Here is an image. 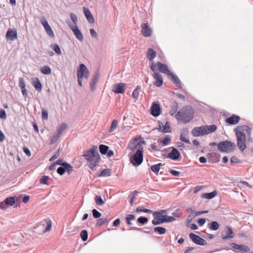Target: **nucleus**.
Segmentation results:
<instances>
[{
	"mask_svg": "<svg viewBox=\"0 0 253 253\" xmlns=\"http://www.w3.org/2000/svg\"><path fill=\"white\" fill-rule=\"evenodd\" d=\"M83 156L89 163V168L93 171L100 160V155L97 151V147L93 146L91 149L84 152Z\"/></svg>",
	"mask_w": 253,
	"mask_h": 253,
	"instance_id": "1",
	"label": "nucleus"
},
{
	"mask_svg": "<svg viewBox=\"0 0 253 253\" xmlns=\"http://www.w3.org/2000/svg\"><path fill=\"white\" fill-rule=\"evenodd\" d=\"M193 112L191 107L185 106L175 115L176 119L185 123H189L193 118Z\"/></svg>",
	"mask_w": 253,
	"mask_h": 253,
	"instance_id": "2",
	"label": "nucleus"
},
{
	"mask_svg": "<svg viewBox=\"0 0 253 253\" xmlns=\"http://www.w3.org/2000/svg\"><path fill=\"white\" fill-rule=\"evenodd\" d=\"M242 128L241 126H238L235 129L237 142V145L241 152H243L247 148L246 136L245 133L243 132Z\"/></svg>",
	"mask_w": 253,
	"mask_h": 253,
	"instance_id": "3",
	"label": "nucleus"
},
{
	"mask_svg": "<svg viewBox=\"0 0 253 253\" xmlns=\"http://www.w3.org/2000/svg\"><path fill=\"white\" fill-rule=\"evenodd\" d=\"M236 148L235 143L228 140L221 141L217 144L218 150L222 152H233Z\"/></svg>",
	"mask_w": 253,
	"mask_h": 253,
	"instance_id": "4",
	"label": "nucleus"
},
{
	"mask_svg": "<svg viewBox=\"0 0 253 253\" xmlns=\"http://www.w3.org/2000/svg\"><path fill=\"white\" fill-rule=\"evenodd\" d=\"M143 148L139 147L134 155L130 157V162L133 166L138 167L142 164L143 160Z\"/></svg>",
	"mask_w": 253,
	"mask_h": 253,
	"instance_id": "5",
	"label": "nucleus"
},
{
	"mask_svg": "<svg viewBox=\"0 0 253 253\" xmlns=\"http://www.w3.org/2000/svg\"><path fill=\"white\" fill-rule=\"evenodd\" d=\"M89 77V71L86 66L82 63L79 65V69L77 70V77L78 84L80 86H82V80L83 78L87 79Z\"/></svg>",
	"mask_w": 253,
	"mask_h": 253,
	"instance_id": "6",
	"label": "nucleus"
},
{
	"mask_svg": "<svg viewBox=\"0 0 253 253\" xmlns=\"http://www.w3.org/2000/svg\"><path fill=\"white\" fill-rule=\"evenodd\" d=\"M166 214V210H163L158 211H154L153 213V216L154 219L152 221V223L154 225H157L163 223V222L161 221L165 217Z\"/></svg>",
	"mask_w": 253,
	"mask_h": 253,
	"instance_id": "7",
	"label": "nucleus"
},
{
	"mask_svg": "<svg viewBox=\"0 0 253 253\" xmlns=\"http://www.w3.org/2000/svg\"><path fill=\"white\" fill-rule=\"evenodd\" d=\"M73 171V167L69 163L65 162L63 165L59 167L57 169V172L60 175H63L66 171L69 174Z\"/></svg>",
	"mask_w": 253,
	"mask_h": 253,
	"instance_id": "8",
	"label": "nucleus"
},
{
	"mask_svg": "<svg viewBox=\"0 0 253 253\" xmlns=\"http://www.w3.org/2000/svg\"><path fill=\"white\" fill-rule=\"evenodd\" d=\"M68 25L73 31L76 38L80 41L82 42L84 40V37L77 25H73L70 22L68 23Z\"/></svg>",
	"mask_w": 253,
	"mask_h": 253,
	"instance_id": "9",
	"label": "nucleus"
},
{
	"mask_svg": "<svg viewBox=\"0 0 253 253\" xmlns=\"http://www.w3.org/2000/svg\"><path fill=\"white\" fill-rule=\"evenodd\" d=\"M41 23L44 27L47 35L50 38H54V34L53 32V31L50 26H49V25L48 24L46 18L44 16L41 17Z\"/></svg>",
	"mask_w": 253,
	"mask_h": 253,
	"instance_id": "10",
	"label": "nucleus"
},
{
	"mask_svg": "<svg viewBox=\"0 0 253 253\" xmlns=\"http://www.w3.org/2000/svg\"><path fill=\"white\" fill-rule=\"evenodd\" d=\"M189 237L192 241L197 245L204 246L207 244L205 240L193 233H190Z\"/></svg>",
	"mask_w": 253,
	"mask_h": 253,
	"instance_id": "11",
	"label": "nucleus"
},
{
	"mask_svg": "<svg viewBox=\"0 0 253 253\" xmlns=\"http://www.w3.org/2000/svg\"><path fill=\"white\" fill-rule=\"evenodd\" d=\"M161 111V108L160 104L158 102H153L151 107V114L155 117H158Z\"/></svg>",
	"mask_w": 253,
	"mask_h": 253,
	"instance_id": "12",
	"label": "nucleus"
},
{
	"mask_svg": "<svg viewBox=\"0 0 253 253\" xmlns=\"http://www.w3.org/2000/svg\"><path fill=\"white\" fill-rule=\"evenodd\" d=\"M157 129L163 133H169L172 130L170 124L168 121L166 122L164 126L162 122L159 121V127Z\"/></svg>",
	"mask_w": 253,
	"mask_h": 253,
	"instance_id": "13",
	"label": "nucleus"
},
{
	"mask_svg": "<svg viewBox=\"0 0 253 253\" xmlns=\"http://www.w3.org/2000/svg\"><path fill=\"white\" fill-rule=\"evenodd\" d=\"M145 141L143 139L137 142V139L135 138L133 141L130 142L127 146V149L132 150V151L137 150L139 147H141V144H144Z\"/></svg>",
	"mask_w": 253,
	"mask_h": 253,
	"instance_id": "14",
	"label": "nucleus"
},
{
	"mask_svg": "<svg viewBox=\"0 0 253 253\" xmlns=\"http://www.w3.org/2000/svg\"><path fill=\"white\" fill-rule=\"evenodd\" d=\"M171 151L168 154V158L173 161H178L181 157L180 152L175 148L172 147Z\"/></svg>",
	"mask_w": 253,
	"mask_h": 253,
	"instance_id": "15",
	"label": "nucleus"
},
{
	"mask_svg": "<svg viewBox=\"0 0 253 253\" xmlns=\"http://www.w3.org/2000/svg\"><path fill=\"white\" fill-rule=\"evenodd\" d=\"M141 32L143 36L145 37H150L152 35V30L150 28L147 23L141 24Z\"/></svg>",
	"mask_w": 253,
	"mask_h": 253,
	"instance_id": "16",
	"label": "nucleus"
},
{
	"mask_svg": "<svg viewBox=\"0 0 253 253\" xmlns=\"http://www.w3.org/2000/svg\"><path fill=\"white\" fill-rule=\"evenodd\" d=\"M126 84L125 83H118L115 84L113 85L112 91L116 94L124 93L126 87Z\"/></svg>",
	"mask_w": 253,
	"mask_h": 253,
	"instance_id": "17",
	"label": "nucleus"
},
{
	"mask_svg": "<svg viewBox=\"0 0 253 253\" xmlns=\"http://www.w3.org/2000/svg\"><path fill=\"white\" fill-rule=\"evenodd\" d=\"M234 233L231 227L227 226L224 231V234H222V239L223 240L230 239L234 238Z\"/></svg>",
	"mask_w": 253,
	"mask_h": 253,
	"instance_id": "18",
	"label": "nucleus"
},
{
	"mask_svg": "<svg viewBox=\"0 0 253 253\" xmlns=\"http://www.w3.org/2000/svg\"><path fill=\"white\" fill-rule=\"evenodd\" d=\"M231 248H232L235 250H239L240 251H243L245 252H250V248L248 246L245 245H238L235 243H231L230 244Z\"/></svg>",
	"mask_w": 253,
	"mask_h": 253,
	"instance_id": "19",
	"label": "nucleus"
},
{
	"mask_svg": "<svg viewBox=\"0 0 253 253\" xmlns=\"http://www.w3.org/2000/svg\"><path fill=\"white\" fill-rule=\"evenodd\" d=\"M191 133L193 136L198 137L205 135V131L203 126L199 127H195L193 128Z\"/></svg>",
	"mask_w": 253,
	"mask_h": 253,
	"instance_id": "20",
	"label": "nucleus"
},
{
	"mask_svg": "<svg viewBox=\"0 0 253 253\" xmlns=\"http://www.w3.org/2000/svg\"><path fill=\"white\" fill-rule=\"evenodd\" d=\"M153 76L154 78L156 80L154 82V84L157 87L161 86L163 83L162 76L159 72H155Z\"/></svg>",
	"mask_w": 253,
	"mask_h": 253,
	"instance_id": "21",
	"label": "nucleus"
},
{
	"mask_svg": "<svg viewBox=\"0 0 253 253\" xmlns=\"http://www.w3.org/2000/svg\"><path fill=\"white\" fill-rule=\"evenodd\" d=\"M240 116L234 114L232 115L230 117L227 118L226 119V123L230 125H234L237 124L240 121Z\"/></svg>",
	"mask_w": 253,
	"mask_h": 253,
	"instance_id": "22",
	"label": "nucleus"
},
{
	"mask_svg": "<svg viewBox=\"0 0 253 253\" xmlns=\"http://www.w3.org/2000/svg\"><path fill=\"white\" fill-rule=\"evenodd\" d=\"M157 65L158 66V69L162 73L166 74L169 76L170 73H171V72L169 70L168 67L166 64L162 63L160 62H157Z\"/></svg>",
	"mask_w": 253,
	"mask_h": 253,
	"instance_id": "23",
	"label": "nucleus"
},
{
	"mask_svg": "<svg viewBox=\"0 0 253 253\" xmlns=\"http://www.w3.org/2000/svg\"><path fill=\"white\" fill-rule=\"evenodd\" d=\"M6 39L10 41H13L17 38V31L11 29H9L7 31L6 35Z\"/></svg>",
	"mask_w": 253,
	"mask_h": 253,
	"instance_id": "24",
	"label": "nucleus"
},
{
	"mask_svg": "<svg viewBox=\"0 0 253 253\" xmlns=\"http://www.w3.org/2000/svg\"><path fill=\"white\" fill-rule=\"evenodd\" d=\"M83 10L84 15L88 22L91 24L93 23L94 22V19L89 10L85 7H84Z\"/></svg>",
	"mask_w": 253,
	"mask_h": 253,
	"instance_id": "25",
	"label": "nucleus"
},
{
	"mask_svg": "<svg viewBox=\"0 0 253 253\" xmlns=\"http://www.w3.org/2000/svg\"><path fill=\"white\" fill-rule=\"evenodd\" d=\"M169 76L170 77L171 80L173 82V84H175V85L178 88H181L182 87V84L179 80V79L178 78V77L176 75L173 74L172 72L170 73V74L169 75Z\"/></svg>",
	"mask_w": 253,
	"mask_h": 253,
	"instance_id": "26",
	"label": "nucleus"
},
{
	"mask_svg": "<svg viewBox=\"0 0 253 253\" xmlns=\"http://www.w3.org/2000/svg\"><path fill=\"white\" fill-rule=\"evenodd\" d=\"M188 132L189 131L187 128L185 127L183 128L181 131L180 140L182 142H184L188 144H190V141L189 139L185 137V136L188 134Z\"/></svg>",
	"mask_w": 253,
	"mask_h": 253,
	"instance_id": "27",
	"label": "nucleus"
},
{
	"mask_svg": "<svg viewBox=\"0 0 253 253\" xmlns=\"http://www.w3.org/2000/svg\"><path fill=\"white\" fill-rule=\"evenodd\" d=\"M32 84L37 91L39 92L42 91V84L38 78H35L33 79Z\"/></svg>",
	"mask_w": 253,
	"mask_h": 253,
	"instance_id": "28",
	"label": "nucleus"
},
{
	"mask_svg": "<svg viewBox=\"0 0 253 253\" xmlns=\"http://www.w3.org/2000/svg\"><path fill=\"white\" fill-rule=\"evenodd\" d=\"M205 135L211 133L215 131L217 129V126L215 125H211L210 126H203Z\"/></svg>",
	"mask_w": 253,
	"mask_h": 253,
	"instance_id": "29",
	"label": "nucleus"
},
{
	"mask_svg": "<svg viewBox=\"0 0 253 253\" xmlns=\"http://www.w3.org/2000/svg\"><path fill=\"white\" fill-rule=\"evenodd\" d=\"M99 74H95L92 78L91 80V81L90 82L89 84H90V87L91 91H94L95 89V85L97 84L98 80L99 79Z\"/></svg>",
	"mask_w": 253,
	"mask_h": 253,
	"instance_id": "30",
	"label": "nucleus"
},
{
	"mask_svg": "<svg viewBox=\"0 0 253 253\" xmlns=\"http://www.w3.org/2000/svg\"><path fill=\"white\" fill-rule=\"evenodd\" d=\"M112 174L111 169H104L101 170L98 174V177H107L111 176Z\"/></svg>",
	"mask_w": 253,
	"mask_h": 253,
	"instance_id": "31",
	"label": "nucleus"
},
{
	"mask_svg": "<svg viewBox=\"0 0 253 253\" xmlns=\"http://www.w3.org/2000/svg\"><path fill=\"white\" fill-rule=\"evenodd\" d=\"M216 195L217 192L215 190H214L213 192L210 193H203L201 197L204 199L210 200L213 198Z\"/></svg>",
	"mask_w": 253,
	"mask_h": 253,
	"instance_id": "32",
	"label": "nucleus"
},
{
	"mask_svg": "<svg viewBox=\"0 0 253 253\" xmlns=\"http://www.w3.org/2000/svg\"><path fill=\"white\" fill-rule=\"evenodd\" d=\"M156 56V51L152 48H149L147 51V59L151 61L153 60Z\"/></svg>",
	"mask_w": 253,
	"mask_h": 253,
	"instance_id": "33",
	"label": "nucleus"
},
{
	"mask_svg": "<svg viewBox=\"0 0 253 253\" xmlns=\"http://www.w3.org/2000/svg\"><path fill=\"white\" fill-rule=\"evenodd\" d=\"M171 141V137L169 135H167L165 138L162 140L161 138H159L157 140L158 143H162L163 144V145H167L168 144H169Z\"/></svg>",
	"mask_w": 253,
	"mask_h": 253,
	"instance_id": "34",
	"label": "nucleus"
},
{
	"mask_svg": "<svg viewBox=\"0 0 253 253\" xmlns=\"http://www.w3.org/2000/svg\"><path fill=\"white\" fill-rule=\"evenodd\" d=\"M163 165L164 164H163L161 163H160L156 165H154L151 166V169L154 173H155V174H157L160 169V167Z\"/></svg>",
	"mask_w": 253,
	"mask_h": 253,
	"instance_id": "35",
	"label": "nucleus"
},
{
	"mask_svg": "<svg viewBox=\"0 0 253 253\" xmlns=\"http://www.w3.org/2000/svg\"><path fill=\"white\" fill-rule=\"evenodd\" d=\"M219 227V225L217 221H213L209 224L208 227L211 230H217Z\"/></svg>",
	"mask_w": 253,
	"mask_h": 253,
	"instance_id": "36",
	"label": "nucleus"
},
{
	"mask_svg": "<svg viewBox=\"0 0 253 253\" xmlns=\"http://www.w3.org/2000/svg\"><path fill=\"white\" fill-rule=\"evenodd\" d=\"M44 221L46 224V226L43 230V232L46 233V232L49 231L51 230L52 227V222L48 218L45 219L44 220Z\"/></svg>",
	"mask_w": 253,
	"mask_h": 253,
	"instance_id": "37",
	"label": "nucleus"
},
{
	"mask_svg": "<svg viewBox=\"0 0 253 253\" xmlns=\"http://www.w3.org/2000/svg\"><path fill=\"white\" fill-rule=\"evenodd\" d=\"M135 219V216L134 214H127L126 217V223L128 225H132V220H134Z\"/></svg>",
	"mask_w": 253,
	"mask_h": 253,
	"instance_id": "38",
	"label": "nucleus"
},
{
	"mask_svg": "<svg viewBox=\"0 0 253 253\" xmlns=\"http://www.w3.org/2000/svg\"><path fill=\"white\" fill-rule=\"evenodd\" d=\"M154 231L155 232L158 233L160 235H163L166 233L167 230L164 227L158 226L154 228Z\"/></svg>",
	"mask_w": 253,
	"mask_h": 253,
	"instance_id": "39",
	"label": "nucleus"
},
{
	"mask_svg": "<svg viewBox=\"0 0 253 253\" xmlns=\"http://www.w3.org/2000/svg\"><path fill=\"white\" fill-rule=\"evenodd\" d=\"M67 125L65 123L62 124L61 125L59 126L57 128V133L59 136H61L62 132L64 131V130L67 128Z\"/></svg>",
	"mask_w": 253,
	"mask_h": 253,
	"instance_id": "40",
	"label": "nucleus"
},
{
	"mask_svg": "<svg viewBox=\"0 0 253 253\" xmlns=\"http://www.w3.org/2000/svg\"><path fill=\"white\" fill-rule=\"evenodd\" d=\"M141 87L140 85H137L136 86V88H135L132 92V97L134 98L135 100H136L138 97L139 90L141 89ZM135 101H136V100H135L134 102H135Z\"/></svg>",
	"mask_w": 253,
	"mask_h": 253,
	"instance_id": "41",
	"label": "nucleus"
},
{
	"mask_svg": "<svg viewBox=\"0 0 253 253\" xmlns=\"http://www.w3.org/2000/svg\"><path fill=\"white\" fill-rule=\"evenodd\" d=\"M4 202H5V204H6V205L12 206L14 204L15 200L14 197H9L6 198L4 200Z\"/></svg>",
	"mask_w": 253,
	"mask_h": 253,
	"instance_id": "42",
	"label": "nucleus"
},
{
	"mask_svg": "<svg viewBox=\"0 0 253 253\" xmlns=\"http://www.w3.org/2000/svg\"><path fill=\"white\" fill-rule=\"evenodd\" d=\"M99 151L101 154L106 155L109 149V147L107 145L101 144L99 146Z\"/></svg>",
	"mask_w": 253,
	"mask_h": 253,
	"instance_id": "43",
	"label": "nucleus"
},
{
	"mask_svg": "<svg viewBox=\"0 0 253 253\" xmlns=\"http://www.w3.org/2000/svg\"><path fill=\"white\" fill-rule=\"evenodd\" d=\"M41 72L44 75H49L51 73V70L50 68L48 66H44L41 69Z\"/></svg>",
	"mask_w": 253,
	"mask_h": 253,
	"instance_id": "44",
	"label": "nucleus"
},
{
	"mask_svg": "<svg viewBox=\"0 0 253 253\" xmlns=\"http://www.w3.org/2000/svg\"><path fill=\"white\" fill-rule=\"evenodd\" d=\"M136 211L137 213H139L140 212H144L147 213H151L153 212L152 211L149 209L143 208V207H137L136 209Z\"/></svg>",
	"mask_w": 253,
	"mask_h": 253,
	"instance_id": "45",
	"label": "nucleus"
},
{
	"mask_svg": "<svg viewBox=\"0 0 253 253\" xmlns=\"http://www.w3.org/2000/svg\"><path fill=\"white\" fill-rule=\"evenodd\" d=\"M175 220V218L171 216H169L167 214V213L165 215V217L163 218V219L161 221H163V223H166V222H170L174 221Z\"/></svg>",
	"mask_w": 253,
	"mask_h": 253,
	"instance_id": "46",
	"label": "nucleus"
},
{
	"mask_svg": "<svg viewBox=\"0 0 253 253\" xmlns=\"http://www.w3.org/2000/svg\"><path fill=\"white\" fill-rule=\"evenodd\" d=\"M80 236L83 241H86L88 239V232L86 230H83L81 232Z\"/></svg>",
	"mask_w": 253,
	"mask_h": 253,
	"instance_id": "47",
	"label": "nucleus"
},
{
	"mask_svg": "<svg viewBox=\"0 0 253 253\" xmlns=\"http://www.w3.org/2000/svg\"><path fill=\"white\" fill-rule=\"evenodd\" d=\"M107 221V218H99L97 220L96 223V227H99L105 224Z\"/></svg>",
	"mask_w": 253,
	"mask_h": 253,
	"instance_id": "48",
	"label": "nucleus"
},
{
	"mask_svg": "<svg viewBox=\"0 0 253 253\" xmlns=\"http://www.w3.org/2000/svg\"><path fill=\"white\" fill-rule=\"evenodd\" d=\"M148 221V218L144 216H140L137 218V222L142 225L146 224Z\"/></svg>",
	"mask_w": 253,
	"mask_h": 253,
	"instance_id": "49",
	"label": "nucleus"
},
{
	"mask_svg": "<svg viewBox=\"0 0 253 253\" xmlns=\"http://www.w3.org/2000/svg\"><path fill=\"white\" fill-rule=\"evenodd\" d=\"M51 47L56 53H57L58 55L61 54L60 48L57 44H53L51 45Z\"/></svg>",
	"mask_w": 253,
	"mask_h": 253,
	"instance_id": "50",
	"label": "nucleus"
},
{
	"mask_svg": "<svg viewBox=\"0 0 253 253\" xmlns=\"http://www.w3.org/2000/svg\"><path fill=\"white\" fill-rule=\"evenodd\" d=\"M96 204L98 206L103 205L104 203L103 199L100 196H96L94 198Z\"/></svg>",
	"mask_w": 253,
	"mask_h": 253,
	"instance_id": "51",
	"label": "nucleus"
},
{
	"mask_svg": "<svg viewBox=\"0 0 253 253\" xmlns=\"http://www.w3.org/2000/svg\"><path fill=\"white\" fill-rule=\"evenodd\" d=\"M118 125V122L117 120H114L112 121L111 126L109 130L110 132L113 131L117 127Z\"/></svg>",
	"mask_w": 253,
	"mask_h": 253,
	"instance_id": "52",
	"label": "nucleus"
},
{
	"mask_svg": "<svg viewBox=\"0 0 253 253\" xmlns=\"http://www.w3.org/2000/svg\"><path fill=\"white\" fill-rule=\"evenodd\" d=\"M70 16L72 21L73 22V25H77V24L78 22V18L77 15L74 13H70Z\"/></svg>",
	"mask_w": 253,
	"mask_h": 253,
	"instance_id": "53",
	"label": "nucleus"
},
{
	"mask_svg": "<svg viewBox=\"0 0 253 253\" xmlns=\"http://www.w3.org/2000/svg\"><path fill=\"white\" fill-rule=\"evenodd\" d=\"M129 230H135V231H143L144 233H147V234H151L152 233V231H148V230L144 231V230H143V228H138L136 227H131L129 228Z\"/></svg>",
	"mask_w": 253,
	"mask_h": 253,
	"instance_id": "54",
	"label": "nucleus"
},
{
	"mask_svg": "<svg viewBox=\"0 0 253 253\" xmlns=\"http://www.w3.org/2000/svg\"><path fill=\"white\" fill-rule=\"evenodd\" d=\"M230 163L233 165L241 163V161L237 156H233L230 159Z\"/></svg>",
	"mask_w": 253,
	"mask_h": 253,
	"instance_id": "55",
	"label": "nucleus"
},
{
	"mask_svg": "<svg viewBox=\"0 0 253 253\" xmlns=\"http://www.w3.org/2000/svg\"><path fill=\"white\" fill-rule=\"evenodd\" d=\"M60 137V136H59L57 134H56L55 135L52 136L50 139V143L51 144H52L56 143Z\"/></svg>",
	"mask_w": 253,
	"mask_h": 253,
	"instance_id": "56",
	"label": "nucleus"
},
{
	"mask_svg": "<svg viewBox=\"0 0 253 253\" xmlns=\"http://www.w3.org/2000/svg\"><path fill=\"white\" fill-rule=\"evenodd\" d=\"M49 179V176L47 175H43L42 176V177L40 179V181L41 184H45V185H48V183H47V181Z\"/></svg>",
	"mask_w": 253,
	"mask_h": 253,
	"instance_id": "57",
	"label": "nucleus"
},
{
	"mask_svg": "<svg viewBox=\"0 0 253 253\" xmlns=\"http://www.w3.org/2000/svg\"><path fill=\"white\" fill-rule=\"evenodd\" d=\"M92 212L93 216L95 218H98L101 215V213L100 212H99L96 209H93L92 211Z\"/></svg>",
	"mask_w": 253,
	"mask_h": 253,
	"instance_id": "58",
	"label": "nucleus"
},
{
	"mask_svg": "<svg viewBox=\"0 0 253 253\" xmlns=\"http://www.w3.org/2000/svg\"><path fill=\"white\" fill-rule=\"evenodd\" d=\"M42 119L44 120H47L48 119V112L44 108L42 109Z\"/></svg>",
	"mask_w": 253,
	"mask_h": 253,
	"instance_id": "59",
	"label": "nucleus"
},
{
	"mask_svg": "<svg viewBox=\"0 0 253 253\" xmlns=\"http://www.w3.org/2000/svg\"><path fill=\"white\" fill-rule=\"evenodd\" d=\"M243 128V132H244V131H246V132L248 134H250L251 133V128L248 126H241Z\"/></svg>",
	"mask_w": 253,
	"mask_h": 253,
	"instance_id": "60",
	"label": "nucleus"
},
{
	"mask_svg": "<svg viewBox=\"0 0 253 253\" xmlns=\"http://www.w3.org/2000/svg\"><path fill=\"white\" fill-rule=\"evenodd\" d=\"M19 86L20 87V88H25V81L23 78H19Z\"/></svg>",
	"mask_w": 253,
	"mask_h": 253,
	"instance_id": "61",
	"label": "nucleus"
},
{
	"mask_svg": "<svg viewBox=\"0 0 253 253\" xmlns=\"http://www.w3.org/2000/svg\"><path fill=\"white\" fill-rule=\"evenodd\" d=\"M0 118L1 119H5L6 118L5 111L3 109H0Z\"/></svg>",
	"mask_w": 253,
	"mask_h": 253,
	"instance_id": "62",
	"label": "nucleus"
},
{
	"mask_svg": "<svg viewBox=\"0 0 253 253\" xmlns=\"http://www.w3.org/2000/svg\"><path fill=\"white\" fill-rule=\"evenodd\" d=\"M169 172L172 175L175 176H178L180 175V172L173 169H169Z\"/></svg>",
	"mask_w": 253,
	"mask_h": 253,
	"instance_id": "63",
	"label": "nucleus"
},
{
	"mask_svg": "<svg viewBox=\"0 0 253 253\" xmlns=\"http://www.w3.org/2000/svg\"><path fill=\"white\" fill-rule=\"evenodd\" d=\"M60 155V149L55 153V154L49 159V161H52L56 159Z\"/></svg>",
	"mask_w": 253,
	"mask_h": 253,
	"instance_id": "64",
	"label": "nucleus"
}]
</instances>
